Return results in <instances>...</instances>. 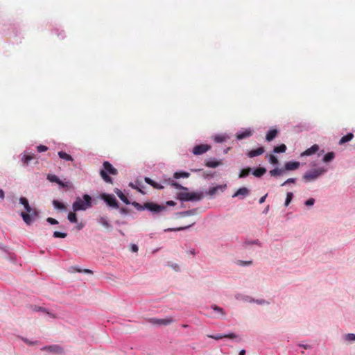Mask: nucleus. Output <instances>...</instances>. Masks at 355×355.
Instances as JSON below:
<instances>
[{
    "label": "nucleus",
    "instance_id": "a878e982",
    "mask_svg": "<svg viewBox=\"0 0 355 355\" xmlns=\"http://www.w3.org/2000/svg\"><path fill=\"white\" fill-rule=\"evenodd\" d=\"M277 134L278 131L277 129H270L266 135V140L267 141H272L277 137Z\"/></svg>",
    "mask_w": 355,
    "mask_h": 355
},
{
    "label": "nucleus",
    "instance_id": "9b49d317",
    "mask_svg": "<svg viewBox=\"0 0 355 355\" xmlns=\"http://www.w3.org/2000/svg\"><path fill=\"white\" fill-rule=\"evenodd\" d=\"M20 216H21L24 223L26 225H30L34 222V220H35V218L37 215H35L34 213H33V212L32 213L21 212L20 214Z\"/></svg>",
    "mask_w": 355,
    "mask_h": 355
},
{
    "label": "nucleus",
    "instance_id": "9d476101",
    "mask_svg": "<svg viewBox=\"0 0 355 355\" xmlns=\"http://www.w3.org/2000/svg\"><path fill=\"white\" fill-rule=\"evenodd\" d=\"M250 190L247 187H241L239 188L233 195L232 198H239L241 200L244 199L247 196L250 195Z\"/></svg>",
    "mask_w": 355,
    "mask_h": 355
},
{
    "label": "nucleus",
    "instance_id": "79ce46f5",
    "mask_svg": "<svg viewBox=\"0 0 355 355\" xmlns=\"http://www.w3.org/2000/svg\"><path fill=\"white\" fill-rule=\"evenodd\" d=\"M132 205L138 211H143L146 209V203H144V205H141L139 202H133L132 203Z\"/></svg>",
    "mask_w": 355,
    "mask_h": 355
},
{
    "label": "nucleus",
    "instance_id": "2eb2a0df",
    "mask_svg": "<svg viewBox=\"0 0 355 355\" xmlns=\"http://www.w3.org/2000/svg\"><path fill=\"white\" fill-rule=\"evenodd\" d=\"M19 203L21 205H22L25 209V210L28 212V213H34L35 215H37V211L33 209L30 205H29V203H28V200L24 198V197H21L19 198Z\"/></svg>",
    "mask_w": 355,
    "mask_h": 355
},
{
    "label": "nucleus",
    "instance_id": "6ab92c4d",
    "mask_svg": "<svg viewBox=\"0 0 355 355\" xmlns=\"http://www.w3.org/2000/svg\"><path fill=\"white\" fill-rule=\"evenodd\" d=\"M42 350H46L50 352L55 353V354H62L63 352V349L58 345H53L50 346L44 347Z\"/></svg>",
    "mask_w": 355,
    "mask_h": 355
},
{
    "label": "nucleus",
    "instance_id": "dca6fc26",
    "mask_svg": "<svg viewBox=\"0 0 355 355\" xmlns=\"http://www.w3.org/2000/svg\"><path fill=\"white\" fill-rule=\"evenodd\" d=\"M320 149V147L318 144H314L310 148H307L303 153H301V157L311 156L315 153H316Z\"/></svg>",
    "mask_w": 355,
    "mask_h": 355
},
{
    "label": "nucleus",
    "instance_id": "6e6d98bb",
    "mask_svg": "<svg viewBox=\"0 0 355 355\" xmlns=\"http://www.w3.org/2000/svg\"><path fill=\"white\" fill-rule=\"evenodd\" d=\"M296 182V179L295 178H288L287 179L285 182H284L282 184V186H285L288 184H290V183H295Z\"/></svg>",
    "mask_w": 355,
    "mask_h": 355
},
{
    "label": "nucleus",
    "instance_id": "39448f33",
    "mask_svg": "<svg viewBox=\"0 0 355 355\" xmlns=\"http://www.w3.org/2000/svg\"><path fill=\"white\" fill-rule=\"evenodd\" d=\"M101 198L110 207L119 209V203L116 198L112 194L102 193Z\"/></svg>",
    "mask_w": 355,
    "mask_h": 355
},
{
    "label": "nucleus",
    "instance_id": "69168bd1",
    "mask_svg": "<svg viewBox=\"0 0 355 355\" xmlns=\"http://www.w3.org/2000/svg\"><path fill=\"white\" fill-rule=\"evenodd\" d=\"M153 187L155 188V189H162L164 188L163 186L160 185L159 183L157 182H155V184H153Z\"/></svg>",
    "mask_w": 355,
    "mask_h": 355
},
{
    "label": "nucleus",
    "instance_id": "58836bf2",
    "mask_svg": "<svg viewBox=\"0 0 355 355\" xmlns=\"http://www.w3.org/2000/svg\"><path fill=\"white\" fill-rule=\"evenodd\" d=\"M286 150V146L285 144H281L278 146H276L273 149L274 153H284Z\"/></svg>",
    "mask_w": 355,
    "mask_h": 355
},
{
    "label": "nucleus",
    "instance_id": "f03ea898",
    "mask_svg": "<svg viewBox=\"0 0 355 355\" xmlns=\"http://www.w3.org/2000/svg\"><path fill=\"white\" fill-rule=\"evenodd\" d=\"M92 197L88 194H84L83 196V198L77 197L72 205L73 211L74 212L78 211H85L92 207Z\"/></svg>",
    "mask_w": 355,
    "mask_h": 355
},
{
    "label": "nucleus",
    "instance_id": "0e129e2a",
    "mask_svg": "<svg viewBox=\"0 0 355 355\" xmlns=\"http://www.w3.org/2000/svg\"><path fill=\"white\" fill-rule=\"evenodd\" d=\"M77 271L79 272H85V273H88V274H92V271L91 270H89V269L78 270Z\"/></svg>",
    "mask_w": 355,
    "mask_h": 355
},
{
    "label": "nucleus",
    "instance_id": "a18cd8bd",
    "mask_svg": "<svg viewBox=\"0 0 355 355\" xmlns=\"http://www.w3.org/2000/svg\"><path fill=\"white\" fill-rule=\"evenodd\" d=\"M67 218L71 223H74L77 222L76 214L73 212H69Z\"/></svg>",
    "mask_w": 355,
    "mask_h": 355
},
{
    "label": "nucleus",
    "instance_id": "bf43d9fd",
    "mask_svg": "<svg viewBox=\"0 0 355 355\" xmlns=\"http://www.w3.org/2000/svg\"><path fill=\"white\" fill-rule=\"evenodd\" d=\"M145 182H146L147 184H150V185H151V186H153V184H155V182L154 180H153L151 178H147V177H146V178H145Z\"/></svg>",
    "mask_w": 355,
    "mask_h": 355
},
{
    "label": "nucleus",
    "instance_id": "e433bc0d",
    "mask_svg": "<svg viewBox=\"0 0 355 355\" xmlns=\"http://www.w3.org/2000/svg\"><path fill=\"white\" fill-rule=\"evenodd\" d=\"M252 303H255L258 305L261 306H268L270 304V302L268 300H266L263 298H259V299H254L253 298Z\"/></svg>",
    "mask_w": 355,
    "mask_h": 355
},
{
    "label": "nucleus",
    "instance_id": "c85d7f7f",
    "mask_svg": "<svg viewBox=\"0 0 355 355\" xmlns=\"http://www.w3.org/2000/svg\"><path fill=\"white\" fill-rule=\"evenodd\" d=\"M354 138V135L352 132L347 133L346 135L342 137L338 141L339 145H343L344 144L350 141Z\"/></svg>",
    "mask_w": 355,
    "mask_h": 355
},
{
    "label": "nucleus",
    "instance_id": "f8f14e48",
    "mask_svg": "<svg viewBox=\"0 0 355 355\" xmlns=\"http://www.w3.org/2000/svg\"><path fill=\"white\" fill-rule=\"evenodd\" d=\"M227 188V184H223V185H217L214 187H211L207 191L204 192L205 196V195H209L211 196H215L217 192L220 190L221 192H223Z\"/></svg>",
    "mask_w": 355,
    "mask_h": 355
},
{
    "label": "nucleus",
    "instance_id": "72a5a7b5",
    "mask_svg": "<svg viewBox=\"0 0 355 355\" xmlns=\"http://www.w3.org/2000/svg\"><path fill=\"white\" fill-rule=\"evenodd\" d=\"M53 205L55 209L61 210V211H66V206L61 202L57 200H53Z\"/></svg>",
    "mask_w": 355,
    "mask_h": 355
},
{
    "label": "nucleus",
    "instance_id": "ea45409f",
    "mask_svg": "<svg viewBox=\"0 0 355 355\" xmlns=\"http://www.w3.org/2000/svg\"><path fill=\"white\" fill-rule=\"evenodd\" d=\"M250 172H251L250 168H243L240 171L239 178H245L250 174Z\"/></svg>",
    "mask_w": 355,
    "mask_h": 355
},
{
    "label": "nucleus",
    "instance_id": "0eeeda50",
    "mask_svg": "<svg viewBox=\"0 0 355 355\" xmlns=\"http://www.w3.org/2000/svg\"><path fill=\"white\" fill-rule=\"evenodd\" d=\"M149 322L153 325L157 326H166L171 324L173 322V320L171 318L157 319V318H150L149 319Z\"/></svg>",
    "mask_w": 355,
    "mask_h": 355
},
{
    "label": "nucleus",
    "instance_id": "7c9ffc66",
    "mask_svg": "<svg viewBox=\"0 0 355 355\" xmlns=\"http://www.w3.org/2000/svg\"><path fill=\"white\" fill-rule=\"evenodd\" d=\"M58 155L59 156V157L60 159H62L63 160L69 161V162H73V158L70 155L67 154L65 152L59 151L58 153Z\"/></svg>",
    "mask_w": 355,
    "mask_h": 355
},
{
    "label": "nucleus",
    "instance_id": "cd10ccee",
    "mask_svg": "<svg viewBox=\"0 0 355 355\" xmlns=\"http://www.w3.org/2000/svg\"><path fill=\"white\" fill-rule=\"evenodd\" d=\"M335 157H336V154L334 152H329L323 156L322 161L324 163H328V162L333 161Z\"/></svg>",
    "mask_w": 355,
    "mask_h": 355
},
{
    "label": "nucleus",
    "instance_id": "b1692460",
    "mask_svg": "<svg viewBox=\"0 0 355 355\" xmlns=\"http://www.w3.org/2000/svg\"><path fill=\"white\" fill-rule=\"evenodd\" d=\"M197 213L196 209H193L187 211H180L176 214V216L178 218L186 217L196 215Z\"/></svg>",
    "mask_w": 355,
    "mask_h": 355
},
{
    "label": "nucleus",
    "instance_id": "3c124183",
    "mask_svg": "<svg viewBox=\"0 0 355 355\" xmlns=\"http://www.w3.org/2000/svg\"><path fill=\"white\" fill-rule=\"evenodd\" d=\"M21 339L25 343H26L28 345H34L37 343V341L30 340L29 339L26 338H22Z\"/></svg>",
    "mask_w": 355,
    "mask_h": 355
},
{
    "label": "nucleus",
    "instance_id": "338daca9",
    "mask_svg": "<svg viewBox=\"0 0 355 355\" xmlns=\"http://www.w3.org/2000/svg\"><path fill=\"white\" fill-rule=\"evenodd\" d=\"M266 197H267V194H266L265 196H263L261 197V198H260V199H259V202L260 204L263 203V202H265V200H266Z\"/></svg>",
    "mask_w": 355,
    "mask_h": 355
},
{
    "label": "nucleus",
    "instance_id": "603ef678",
    "mask_svg": "<svg viewBox=\"0 0 355 355\" xmlns=\"http://www.w3.org/2000/svg\"><path fill=\"white\" fill-rule=\"evenodd\" d=\"M48 150V148L44 145H40L37 146V150L39 153L45 152Z\"/></svg>",
    "mask_w": 355,
    "mask_h": 355
},
{
    "label": "nucleus",
    "instance_id": "f3484780",
    "mask_svg": "<svg viewBox=\"0 0 355 355\" xmlns=\"http://www.w3.org/2000/svg\"><path fill=\"white\" fill-rule=\"evenodd\" d=\"M96 221L107 230H111L112 229V226L106 216H100L96 219Z\"/></svg>",
    "mask_w": 355,
    "mask_h": 355
},
{
    "label": "nucleus",
    "instance_id": "7ed1b4c3",
    "mask_svg": "<svg viewBox=\"0 0 355 355\" xmlns=\"http://www.w3.org/2000/svg\"><path fill=\"white\" fill-rule=\"evenodd\" d=\"M205 197V193L202 191L195 192H188L184 191L178 193V198L182 202H198L200 201Z\"/></svg>",
    "mask_w": 355,
    "mask_h": 355
},
{
    "label": "nucleus",
    "instance_id": "e2e57ef3",
    "mask_svg": "<svg viewBox=\"0 0 355 355\" xmlns=\"http://www.w3.org/2000/svg\"><path fill=\"white\" fill-rule=\"evenodd\" d=\"M119 212L122 215H127L128 214V209L125 207L120 208Z\"/></svg>",
    "mask_w": 355,
    "mask_h": 355
},
{
    "label": "nucleus",
    "instance_id": "680f3d73",
    "mask_svg": "<svg viewBox=\"0 0 355 355\" xmlns=\"http://www.w3.org/2000/svg\"><path fill=\"white\" fill-rule=\"evenodd\" d=\"M130 248L132 252H137L139 250V248L136 244H132Z\"/></svg>",
    "mask_w": 355,
    "mask_h": 355
},
{
    "label": "nucleus",
    "instance_id": "8fccbe9b",
    "mask_svg": "<svg viewBox=\"0 0 355 355\" xmlns=\"http://www.w3.org/2000/svg\"><path fill=\"white\" fill-rule=\"evenodd\" d=\"M315 200L313 198H309L304 202V205L306 207H312L314 205Z\"/></svg>",
    "mask_w": 355,
    "mask_h": 355
},
{
    "label": "nucleus",
    "instance_id": "c756f323",
    "mask_svg": "<svg viewBox=\"0 0 355 355\" xmlns=\"http://www.w3.org/2000/svg\"><path fill=\"white\" fill-rule=\"evenodd\" d=\"M115 193L118 196V197L126 205L130 204V201L127 198V197L123 194V193L119 189H115Z\"/></svg>",
    "mask_w": 355,
    "mask_h": 355
},
{
    "label": "nucleus",
    "instance_id": "13d9d810",
    "mask_svg": "<svg viewBox=\"0 0 355 355\" xmlns=\"http://www.w3.org/2000/svg\"><path fill=\"white\" fill-rule=\"evenodd\" d=\"M297 346L300 347H302V348H304L305 349H310L312 348V346L311 345H309V344L298 343Z\"/></svg>",
    "mask_w": 355,
    "mask_h": 355
},
{
    "label": "nucleus",
    "instance_id": "37998d69",
    "mask_svg": "<svg viewBox=\"0 0 355 355\" xmlns=\"http://www.w3.org/2000/svg\"><path fill=\"white\" fill-rule=\"evenodd\" d=\"M293 193L292 192H288L286 193V200L284 202V205L286 207H288L289 205V204L291 203V202L293 200Z\"/></svg>",
    "mask_w": 355,
    "mask_h": 355
},
{
    "label": "nucleus",
    "instance_id": "a19ab883",
    "mask_svg": "<svg viewBox=\"0 0 355 355\" xmlns=\"http://www.w3.org/2000/svg\"><path fill=\"white\" fill-rule=\"evenodd\" d=\"M46 179L51 182H55L57 184L60 182V178L54 174H48Z\"/></svg>",
    "mask_w": 355,
    "mask_h": 355
},
{
    "label": "nucleus",
    "instance_id": "5fc2aeb1",
    "mask_svg": "<svg viewBox=\"0 0 355 355\" xmlns=\"http://www.w3.org/2000/svg\"><path fill=\"white\" fill-rule=\"evenodd\" d=\"M269 162L272 164H278V159L274 155H270L269 157Z\"/></svg>",
    "mask_w": 355,
    "mask_h": 355
},
{
    "label": "nucleus",
    "instance_id": "a211bd4d",
    "mask_svg": "<svg viewBox=\"0 0 355 355\" xmlns=\"http://www.w3.org/2000/svg\"><path fill=\"white\" fill-rule=\"evenodd\" d=\"M234 297L236 300L241 301L243 302L252 303V301H253L252 297L248 295L243 294V293H236L234 295Z\"/></svg>",
    "mask_w": 355,
    "mask_h": 355
},
{
    "label": "nucleus",
    "instance_id": "4be33fe9",
    "mask_svg": "<svg viewBox=\"0 0 355 355\" xmlns=\"http://www.w3.org/2000/svg\"><path fill=\"white\" fill-rule=\"evenodd\" d=\"M299 162H288L284 165L285 171H293L296 170L300 167Z\"/></svg>",
    "mask_w": 355,
    "mask_h": 355
},
{
    "label": "nucleus",
    "instance_id": "aec40b11",
    "mask_svg": "<svg viewBox=\"0 0 355 355\" xmlns=\"http://www.w3.org/2000/svg\"><path fill=\"white\" fill-rule=\"evenodd\" d=\"M205 165L209 168H216L222 165V162L215 158H210L205 161Z\"/></svg>",
    "mask_w": 355,
    "mask_h": 355
},
{
    "label": "nucleus",
    "instance_id": "49530a36",
    "mask_svg": "<svg viewBox=\"0 0 355 355\" xmlns=\"http://www.w3.org/2000/svg\"><path fill=\"white\" fill-rule=\"evenodd\" d=\"M171 185L173 187H174L175 188H176L177 189L183 190V191H188L189 190L187 187H183L182 185L178 184L176 182H174V181H172Z\"/></svg>",
    "mask_w": 355,
    "mask_h": 355
},
{
    "label": "nucleus",
    "instance_id": "864d4df0",
    "mask_svg": "<svg viewBox=\"0 0 355 355\" xmlns=\"http://www.w3.org/2000/svg\"><path fill=\"white\" fill-rule=\"evenodd\" d=\"M61 187H70L71 185V182L67 181V182H63L62 180H60V182H58V184Z\"/></svg>",
    "mask_w": 355,
    "mask_h": 355
},
{
    "label": "nucleus",
    "instance_id": "ddd939ff",
    "mask_svg": "<svg viewBox=\"0 0 355 355\" xmlns=\"http://www.w3.org/2000/svg\"><path fill=\"white\" fill-rule=\"evenodd\" d=\"M252 132L253 130L250 128L243 129L236 133V139L241 140L250 137L252 135Z\"/></svg>",
    "mask_w": 355,
    "mask_h": 355
},
{
    "label": "nucleus",
    "instance_id": "de8ad7c7",
    "mask_svg": "<svg viewBox=\"0 0 355 355\" xmlns=\"http://www.w3.org/2000/svg\"><path fill=\"white\" fill-rule=\"evenodd\" d=\"M67 233L61 232H58V231H55L53 234V236L55 238L64 239V238L67 237Z\"/></svg>",
    "mask_w": 355,
    "mask_h": 355
},
{
    "label": "nucleus",
    "instance_id": "423d86ee",
    "mask_svg": "<svg viewBox=\"0 0 355 355\" xmlns=\"http://www.w3.org/2000/svg\"><path fill=\"white\" fill-rule=\"evenodd\" d=\"M146 210H148L153 214H158L166 210V206L158 205L155 202H146Z\"/></svg>",
    "mask_w": 355,
    "mask_h": 355
},
{
    "label": "nucleus",
    "instance_id": "473e14b6",
    "mask_svg": "<svg viewBox=\"0 0 355 355\" xmlns=\"http://www.w3.org/2000/svg\"><path fill=\"white\" fill-rule=\"evenodd\" d=\"M194 224H195V223H193L192 224L187 225V226L175 227V228H167V229H165L164 231L165 232H178V231L186 230H188L189 228H190Z\"/></svg>",
    "mask_w": 355,
    "mask_h": 355
},
{
    "label": "nucleus",
    "instance_id": "1a4fd4ad",
    "mask_svg": "<svg viewBox=\"0 0 355 355\" xmlns=\"http://www.w3.org/2000/svg\"><path fill=\"white\" fill-rule=\"evenodd\" d=\"M210 309L213 310L216 315L213 316L214 318H224L226 316V311L222 308L216 304H211Z\"/></svg>",
    "mask_w": 355,
    "mask_h": 355
},
{
    "label": "nucleus",
    "instance_id": "052dcab7",
    "mask_svg": "<svg viewBox=\"0 0 355 355\" xmlns=\"http://www.w3.org/2000/svg\"><path fill=\"white\" fill-rule=\"evenodd\" d=\"M145 182H146L147 184H150V185H151V186H153V184H155V182L154 180H153L151 178H147V177H146V178H145Z\"/></svg>",
    "mask_w": 355,
    "mask_h": 355
},
{
    "label": "nucleus",
    "instance_id": "774afa93",
    "mask_svg": "<svg viewBox=\"0 0 355 355\" xmlns=\"http://www.w3.org/2000/svg\"><path fill=\"white\" fill-rule=\"evenodd\" d=\"M5 198V193L3 189H0V200H3Z\"/></svg>",
    "mask_w": 355,
    "mask_h": 355
},
{
    "label": "nucleus",
    "instance_id": "4c0bfd02",
    "mask_svg": "<svg viewBox=\"0 0 355 355\" xmlns=\"http://www.w3.org/2000/svg\"><path fill=\"white\" fill-rule=\"evenodd\" d=\"M236 264L239 266L241 267H248L252 265V261L248 260V261H243V260H238L236 261Z\"/></svg>",
    "mask_w": 355,
    "mask_h": 355
},
{
    "label": "nucleus",
    "instance_id": "412c9836",
    "mask_svg": "<svg viewBox=\"0 0 355 355\" xmlns=\"http://www.w3.org/2000/svg\"><path fill=\"white\" fill-rule=\"evenodd\" d=\"M213 138L215 142L223 143L227 139H230L231 138V135H228L227 133L218 134L214 135Z\"/></svg>",
    "mask_w": 355,
    "mask_h": 355
},
{
    "label": "nucleus",
    "instance_id": "bb28decb",
    "mask_svg": "<svg viewBox=\"0 0 355 355\" xmlns=\"http://www.w3.org/2000/svg\"><path fill=\"white\" fill-rule=\"evenodd\" d=\"M343 340L347 344L355 343V334L349 333L343 335Z\"/></svg>",
    "mask_w": 355,
    "mask_h": 355
},
{
    "label": "nucleus",
    "instance_id": "f257e3e1",
    "mask_svg": "<svg viewBox=\"0 0 355 355\" xmlns=\"http://www.w3.org/2000/svg\"><path fill=\"white\" fill-rule=\"evenodd\" d=\"M328 171L326 166H320L307 170L302 175V180L304 183H312L317 181Z\"/></svg>",
    "mask_w": 355,
    "mask_h": 355
},
{
    "label": "nucleus",
    "instance_id": "c03bdc74",
    "mask_svg": "<svg viewBox=\"0 0 355 355\" xmlns=\"http://www.w3.org/2000/svg\"><path fill=\"white\" fill-rule=\"evenodd\" d=\"M245 245H257L258 246H261V243L258 239L255 240H247L244 242Z\"/></svg>",
    "mask_w": 355,
    "mask_h": 355
},
{
    "label": "nucleus",
    "instance_id": "2f4dec72",
    "mask_svg": "<svg viewBox=\"0 0 355 355\" xmlns=\"http://www.w3.org/2000/svg\"><path fill=\"white\" fill-rule=\"evenodd\" d=\"M266 173V169L263 167H259L252 171V174L257 178H261Z\"/></svg>",
    "mask_w": 355,
    "mask_h": 355
},
{
    "label": "nucleus",
    "instance_id": "5701e85b",
    "mask_svg": "<svg viewBox=\"0 0 355 355\" xmlns=\"http://www.w3.org/2000/svg\"><path fill=\"white\" fill-rule=\"evenodd\" d=\"M263 153H264V148L263 147H259L257 149H253L252 150H250L247 155L249 157H254L262 155Z\"/></svg>",
    "mask_w": 355,
    "mask_h": 355
},
{
    "label": "nucleus",
    "instance_id": "c9c22d12",
    "mask_svg": "<svg viewBox=\"0 0 355 355\" xmlns=\"http://www.w3.org/2000/svg\"><path fill=\"white\" fill-rule=\"evenodd\" d=\"M189 173L186 171H177L174 173L173 177L175 179L187 178L189 177Z\"/></svg>",
    "mask_w": 355,
    "mask_h": 355
},
{
    "label": "nucleus",
    "instance_id": "4d7b16f0",
    "mask_svg": "<svg viewBox=\"0 0 355 355\" xmlns=\"http://www.w3.org/2000/svg\"><path fill=\"white\" fill-rule=\"evenodd\" d=\"M46 221L51 225H57L58 223V221L56 219L51 217L47 218Z\"/></svg>",
    "mask_w": 355,
    "mask_h": 355
},
{
    "label": "nucleus",
    "instance_id": "f704fd0d",
    "mask_svg": "<svg viewBox=\"0 0 355 355\" xmlns=\"http://www.w3.org/2000/svg\"><path fill=\"white\" fill-rule=\"evenodd\" d=\"M285 168H276L270 171V175L271 176H279L284 173Z\"/></svg>",
    "mask_w": 355,
    "mask_h": 355
},
{
    "label": "nucleus",
    "instance_id": "09e8293b",
    "mask_svg": "<svg viewBox=\"0 0 355 355\" xmlns=\"http://www.w3.org/2000/svg\"><path fill=\"white\" fill-rule=\"evenodd\" d=\"M168 266L175 272H180L181 270L180 266L176 263H168Z\"/></svg>",
    "mask_w": 355,
    "mask_h": 355
},
{
    "label": "nucleus",
    "instance_id": "20e7f679",
    "mask_svg": "<svg viewBox=\"0 0 355 355\" xmlns=\"http://www.w3.org/2000/svg\"><path fill=\"white\" fill-rule=\"evenodd\" d=\"M103 169L101 170L100 171L101 178L105 182L112 183V180L108 175V173L111 175H116L117 170L114 167H113V166L109 162L107 161L103 162Z\"/></svg>",
    "mask_w": 355,
    "mask_h": 355
},
{
    "label": "nucleus",
    "instance_id": "6e6552de",
    "mask_svg": "<svg viewBox=\"0 0 355 355\" xmlns=\"http://www.w3.org/2000/svg\"><path fill=\"white\" fill-rule=\"evenodd\" d=\"M210 148L211 146L208 144H200L193 148L192 153L195 155H200L207 152Z\"/></svg>",
    "mask_w": 355,
    "mask_h": 355
},
{
    "label": "nucleus",
    "instance_id": "393cba45",
    "mask_svg": "<svg viewBox=\"0 0 355 355\" xmlns=\"http://www.w3.org/2000/svg\"><path fill=\"white\" fill-rule=\"evenodd\" d=\"M33 156L30 155L27 150H25L23 154H21V161L25 166H28L29 162L33 159Z\"/></svg>",
    "mask_w": 355,
    "mask_h": 355
},
{
    "label": "nucleus",
    "instance_id": "4468645a",
    "mask_svg": "<svg viewBox=\"0 0 355 355\" xmlns=\"http://www.w3.org/2000/svg\"><path fill=\"white\" fill-rule=\"evenodd\" d=\"M207 337L215 339V340H220L222 338H229L230 339H235L238 338V335L235 334L234 333H230V334H218L216 335H207Z\"/></svg>",
    "mask_w": 355,
    "mask_h": 355
}]
</instances>
